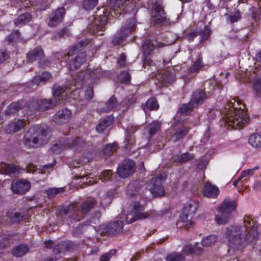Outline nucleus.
Instances as JSON below:
<instances>
[{
    "instance_id": "nucleus-27",
    "label": "nucleus",
    "mask_w": 261,
    "mask_h": 261,
    "mask_svg": "<svg viewBox=\"0 0 261 261\" xmlns=\"http://www.w3.org/2000/svg\"><path fill=\"white\" fill-rule=\"evenodd\" d=\"M249 144L253 148H261V134L254 133L251 135L248 139Z\"/></svg>"
},
{
    "instance_id": "nucleus-12",
    "label": "nucleus",
    "mask_w": 261,
    "mask_h": 261,
    "mask_svg": "<svg viewBox=\"0 0 261 261\" xmlns=\"http://www.w3.org/2000/svg\"><path fill=\"white\" fill-rule=\"evenodd\" d=\"M12 191L15 194H23L31 188V183L26 180H14L11 186Z\"/></svg>"
},
{
    "instance_id": "nucleus-35",
    "label": "nucleus",
    "mask_w": 261,
    "mask_h": 261,
    "mask_svg": "<svg viewBox=\"0 0 261 261\" xmlns=\"http://www.w3.org/2000/svg\"><path fill=\"white\" fill-rule=\"evenodd\" d=\"M10 221L12 223H19L21 221L27 219L26 215L20 213H11L9 215Z\"/></svg>"
},
{
    "instance_id": "nucleus-47",
    "label": "nucleus",
    "mask_w": 261,
    "mask_h": 261,
    "mask_svg": "<svg viewBox=\"0 0 261 261\" xmlns=\"http://www.w3.org/2000/svg\"><path fill=\"white\" fill-rule=\"evenodd\" d=\"M117 148V144L113 143L106 145L103 150V152L105 155L110 156L116 150Z\"/></svg>"
},
{
    "instance_id": "nucleus-45",
    "label": "nucleus",
    "mask_w": 261,
    "mask_h": 261,
    "mask_svg": "<svg viewBox=\"0 0 261 261\" xmlns=\"http://www.w3.org/2000/svg\"><path fill=\"white\" fill-rule=\"evenodd\" d=\"M161 124L159 122L154 121L147 126V129L150 136L154 135L160 129Z\"/></svg>"
},
{
    "instance_id": "nucleus-61",
    "label": "nucleus",
    "mask_w": 261,
    "mask_h": 261,
    "mask_svg": "<svg viewBox=\"0 0 261 261\" xmlns=\"http://www.w3.org/2000/svg\"><path fill=\"white\" fill-rule=\"evenodd\" d=\"M126 56L124 53L120 55V59L118 61V64L120 67H123L126 64Z\"/></svg>"
},
{
    "instance_id": "nucleus-6",
    "label": "nucleus",
    "mask_w": 261,
    "mask_h": 261,
    "mask_svg": "<svg viewBox=\"0 0 261 261\" xmlns=\"http://www.w3.org/2000/svg\"><path fill=\"white\" fill-rule=\"evenodd\" d=\"M166 178V174H160L152 178L146 183V189L155 196H162L164 194V189L162 184Z\"/></svg>"
},
{
    "instance_id": "nucleus-28",
    "label": "nucleus",
    "mask_w": 261,
    "mask_h": 261,
    "mask_svg": "<svg viewBox=\"0 0 261 261\" xmlns=\"http://www.w3.org/2000/svg\"><path fill=\"white\" fill-rule=\"evenodd\" d=\"M182 252L185 253L199 255L202 253L203 249L200 247L196 246L195 245L190 244L185 246L182 249Z\"/></svg>"
},
{
    "instance_id": "nucleus-59",
    "label": "nucleus",
    "mask_w": 261,
    "mask_h": 261,
    "mask_svg": "<svg viewBox=\"0 0 261 261\" xmlns=\"http://www.w3.org/2000/svg\"><path fill=\"white\" fill-rule=\"evenodd\" d=\"M19 37V32L18 31L12 33L8 37V41L9 42H12L15 40L16 39Z\"/></svg>"
},
{
    "instance_id": "nucleus-10",
    "label": "nucleus",
    "mask_w": 261,
    "mask_h": 261,
    "mask_svg": "<svg viewBox=\"0 0 261 261\" xmlns=\"http://www.w3.org/2000/svg\"><path fill=\"white\" fill-rule=\"evenodd\" d=\"M72 117L71 111L67 108L59 110L54 116V122L58 125L68 123Z\"/></svg>"
},
{
    "instance_id": "nucleus-34",
    "label": "nucleus",
    "mask_w": 261,
    "mask_h": 261,
    "mask_svg": "<svg viewBox=\"0 0 261 261\" xmlns=\"http://www.w3.org/2000/svg\"><path fill=\"white\" fill-rule=\"evenodd\" d=\"M23 101L12 103L6 110L5 113L7 115H13L18 112L22 105Z\"/></svg>"
},
{
    "instance_id": "nucleus-3",
    "label": "nucleus",
    "mask_w": 261,
    "mask_h": 261,
    "mask_svg": "<svg viewBox=\"0 0 261 261\" xmlns=\"http://www.w3.org/2000/svg\"><path fill=\"white\" fill-rule=\"evenodd\" d=\"M126 0H109V6L112 10L110 13L108 11L102 10L103 14H101L94 18V20L92 23V26L95 28L94 29L97 31H102L105 25L106 24L108 16L111 15L113 16V13L115 15V17L118 18V15L120 16L122 12L124 10H121V8L123 7V5Z\"/></svg>"
},
{
    "instance_id": "nucleus-36",
    "label": "nucleus",
    "mask_w": 261,
    "mask_h": 261,
    "mask_svg": "<svg viewBox=\"0 0 261 261\" xmlns=\"http://www.w3.org/2000/svg\"><path fill=\"white\" fill-rule=\"evenodd\" d=\"M252 85L255 96L261 98V77L256 76L253 81Z\"/></svg>"
},
{
    "instance_id": "nucleus-38",
    "label": "nucleus",
    "mask_w": 261,
    "mask_h": 261,
    "mask_svg": "<svg viewBox=\"0 0 261 261\" xmlns=\"http://www.w3.org/2000/svg\"><path fill=\"white\" fill-rule=\"evenodd\" d=\"M118 103L116 98L114 96L111 97L106 103V107L103 108V112H109L118 106Z\"/></svg>"
},
{
    "instance_id": "nucleus-15",
    "label": "nucleus",
    "mask_w": 261,
    "mask_h": 261,
    "mask_svg": "<svg viewBox=\"0 0 261 261\" xmlns=\"http://www.w3.org/2000/svg\"><path fill=\"white\" fill-rule=\"evenodd\" d=\"M26 125L24 119H18L16 121L11 122L5 128V132L8 134L15 133L23 128Z\"/></svg>"
},
{
    "instance_id": "nucleus-14",
    "label": "nucleus",
    "mask_w": 261,
    "mask_h": 261,
    "mask_svg": "<svg viewBox=\"0 0 261 261\" xmlns=\"http://www.w3.org/2000/svg\"><path fill=\"white\" fill-rule=\"evenodd\" d=\"M65 13V9L61 7L53 12L50 15L48 22V25L55 27L61 23Z\"/></svg>"
},
{
    "instance_id": "nucleus-37",
    "label": "nucleus",
    "mask_w": 261,
    "mask_h": 261,
    "mask_svg": "<svg viewBox=\"0 0 261 261\" xmlns=\"http://www.w3.org/2000/svg\"><path fill=\"white\" fill-rule=\"evenodd\" d=\"M113 118L108 117L101 121L96 127V130L99 133L103 132L113 122Z\"/></svg>"
},
{
    "instance_id": "nucleus-23",
    "label": "nucleus",
    "mask_w": 261,
    "mask_h": 261,
    "mask_svg": "<svg viewBox=\"0 0 261 261\" xmlns=\"http://www.w3.org/2000/svg\"><path fill=\"white\" fill-rule=\"evenodd\" d=\"M19 172V169L16 166L4 163L0 164V173L2 174L11 175L18 174Z\"/></svg>"
},
{
    "instance_id": "nucleus-56",
    "label": "nucleus",
    "mask_w": 261,
    "mask_h": 261,
    "mask_svg": "<svg viewBox=\"0 0 261 261\" xmlns=\"http://www.w3.org/2000/svg\"><path fill=\"white\" fill-rule=\"evenodd\" d=\"M112 175V172L110 170H108L103 171L99 176V179L102 182H106L110 179Z\"/></svg>"
},
{
    "instance_id": "nucleus-8",
    "label": "nucleus",
    "mask_w": 261,
    "mask_h": 261,
    "mask_svg": "<svg viewBox=\"0 0 261 261\" xmlns=\"http://www.w3.org/2000/svg\"><path fill=\"white\" fill-rule=\"evenodd\" d=\"M136 20L134 17H132L129 21L126 22L121 29L119 34L116 35L112 40L114 45L120 44L128 34L134 31L135 29Z\"/></svg>"
},
{
    "instance_id": "nucleus-43",
    "label": "nucleus",
    "mask_w": 261,
    "mask_h": 261,
    "mask_svg": "<svg viewBox=\"0 0 261 261\" xmlns=\"http://www.w3.org/2000/svg\"><path fill=\"white\" fill-rule=\"evenodd\" d=\"M144 54L147 56L149 55L154 49V45L151 40H146L142 45Z\"/></svg>"
},
{
    "instance_id": "nucleus-1",
    "label": "nucleus",
    "mask_w": 261,
    "mask_h": 261,
    "mask_svg": "<svg viewBox=\"0 0 261 261\" xmlns=\"http://www.w3.org/2000/svg\"><path fill=\"white\" fill-rule=\"evenodd\" d=\"M224 235L230 248L240 250L256 240L258 232L255 221L250 216L245 215L240 222L226 227Z\"/></svg>"
},
{
    "instance_id": "nucleus-22",
    "label": "nucleus",
    "mask_w": 261,
    "mask_h": 261,
    "mask_svg": "<svg viewBox=\"0 0 261 261\" xmlns=\"http://www.w3.org/2000/svg\"><path fill=\"white\" fill-rule=\"evenodd\" d=\"M86 61V54L80 53L73 60H71L69 63L70 70H73L80 67Z\"/></svg>"
},
{
    "instance_id": "nucleus-5",
    "label": "nucleus",
    "mask_w": 261,
    "mask_h": 261,
    "mask_svg": "<svg viewBox=\"0 0 261 261\" xmlns=\"http://www.w3.org/2000/svg\"><path fill=\"white\" fill-rule=\"evenodd\" d=\"M84 144V141L80 138H76L72 141H69L66 138H64L53 145L51 150L55 153H59L62 150L68 148H77Z\"/></svg>"
},
{
    "instance_id": "nucleus-40",
    "label": "nucleus",
    "mask_w": 261,
    "mask_h": 261,
    "mask_svg": "<svg viewBox=\"0 0 261 261\" xmlns=\"http://www.w3.org/2000/svg\"><path fill=\"white\" fill-rule=\"evenodd\" d=\"M167 261H184L185 256L179 252H172L167 255Z\"/></svg>"
},
{
    "instance_id": "nucleus-2",
    "label": "nucleus",
    "mask_w": 261,
    "mask_h": 261,
    "mask_svg": "<svg viewBox=\"0 0 261 261\" xmlns=\"http://www.w3.org/2000/svg\"><path fill=\"white\" fill-rule=\"evenodd\" d=\"M49 138V132L43 130L38 125L30 127L24 134L23 144L29 148L39 147L45 144Z\"/></svg>"
},
{
    "instance_id": "nucleus-25",
    "label": "nucleus",
    "mask_w": 261,
    "mask_h": 261,
    "mask_svg": "<svg viewBox=\"0 0 261 261\" xmlns=\"http://www.w3.org/2000/svg\"><path fill=\"white\" fill-rule=\"evenodd\" d=\"M193 217L189 216L188 214L182 213L180 215V220L177 223V225L181 227L190 228L193 225V222L192 220Z\"/></svg>"
},
{
    "instance_id": "nucleus-52",
    "label": "nucleus",
    "mask_w": 261,
    "mask_h": 261,
    "mask_svg": "<svg viewBox=\"0 0 261 261\" xmlns=\"http://www.w3.org/2000/svg\"><path fill=\"white\" fill-rule=\"evenodd\" d=\"M166 17L164 14H153L151 20L155 23L162 24L166 20Z\"/></svg>"
},
{
    "instance_id": "nucleus-49",
    "label": "nucleus",
    "mask_w": 261,
    "mask_h": 261,
    "mask_svg": "<svg viewBox=\"0 0 261 261\" xmlns=\"http://www.w3.org/2000/svg\"><path fill=\"white\" fill-rule=\"evenodd\" d=\"M65 189L64 188H53L48 189L46 191L48 197L49 198H53L59 193H63L64 192Z\"/></svg>"
},
{
    "instance_id": "nucleus-50",
    "label": "nucleus",
    "mask_w": 261,
    "mask_h": 261,
    "mask_svg": "<svg viewBox=\"0 0 261 261\" xmlns=\"http://www.w3.org/2000/svg\"><path fill=\"white\" fill-rule=\"evenodd\" d=\"M98 0H84L83 7L86 10L93 9L98 3Z\"/></svg>"
},
{
    "instance_id": "nucleus-19",
    "label": "nucleus",
    "mask_w": 261,
    "mask_h": 261,
    "mask_svg": "<svg viewBox=\"0 0 261 261\" xmlns=\"http://www.w3.org/2000/svg\"><path fill=\"white\" fill-rule=\"evenodd\" d=\"M219 193V189L209 182H206L203 187V194L208 198H215Z\"/></svg>"
},
{
    "instance_id": "nucleus-4",
    "label": "nucleus",
    "mask_w": 261,
    "mask_h": 261,
    "mask_svg": "<svg viewBox=\"0 0 261 261\" xmlns=\"http://www.w3.org/2000/svg\"><path fill=\"white\" fill-rule=\"evenodd\" d=\"M249 121L248 115L241 107L237 109L233 106L230 111L226 113V123L234 129L243 128Z\"/></svg>"
},
{
    "instance_id": "nucleus-62",
    "label": "nucleus",
    "mask_w": 261,
    "mask_h": 261,
    "mask_svg": "<svg viewBox=\"0 0 261 261\" xmlns=\"http://www.w3.org/2000/svg\"><path fill=\"white\" fill-rule=\"evenodd\" d=\"M8 58L7 53L5 51L0 50V64L4 63Z\"/></svg>"
},
{
    "instance_id": "nucleus-13",
    "label": "nucleus",
    "mask_w": 261,
    "mask_h": 261,
    "mask_svg": "<svg viewBox=\"0 0 261 261\" xmlns=\"http://www.w3.org/2000/svg\"><path fill=\"white\" fill-rule=\"evenodd\" d=\"M123 222L122 221H115L110 222L103 230V232L109 236L116 235L123 230Z\"/></svg>"
},
{
    "instance_id": "nucleus-58",
    "label": "nucleus",
    "mask_w": 261,
    "mask_h": 261,
    "mask_svg": "<svg viewBox=\"0 0 261 261\" xmlns=\"http://www.w3.org/2000/svg\"><path fill=\"white\" fill-rule=\"evenodd\" d=\"M93 88L91 87H89L85 91V98L88 100H90L93 98Z\"/></svg>"
},
{
    "instance_id": "nucleus-31",
    "label": "nucleus",
    "mask_w": 261,
    "mask_h": 261,
    "mask_svg": "<svg viewBox=\"0 0 261 261\" xmlns=\"http://www.w3.org/2000/svg\"><path fill=\"white\" fill-rule=\"evenodd\" d=\"M29 247L27 245L21 244L16 246L13 250V254L16 257H20L24 255L29 251Z\"/></svg>"
},
{
    "instance_id": "nucleus-21",
    "label": "nucleus",
    "mask_w": 261,
    "mask_h": 261,
    "mask_svg": "<svg viewBox=\"0 0 261 261\" xmlns=\"http://www.w3.org/2000/svg\"><path fill=\"white\" fill-rule=\"evenodd\" d=\"M39 111H44L50 109L54 108L57 105L60 103V100L58 101L57 99L54 100L53 99H42L39 100Z\"/></svg>"
},
{
    "instance_id": "nucleus-29",
    "label": "nucleus",
    "mask_w": 261,
    "mask_h": 261,
    "mask_svg": "<svg viewBox=\"0 0 261 261\" xmlns=\"http://www.w3.org/2000/svg\"><path fill=\"white\" fill-rule=\"evenodd\" d=\"M198 208V203L196 202L187 203L184 207L183 213L189 215L190 217H193Z\"/></svg>"
},
{
    "instance_id": "nucleus-17",
    "label": "nucleus",
    "mask_w": 261,
    "mask_h": 261,
    "mask_svg": "<svg viewBox=\"0 0 261 261\" xmlns=\"http://www.w3.org/2000/svg\"><path fill=\"white\" fill-rule=\"evenodd\" d=\"M39 107V100L33 99L26 102L23 106L22 109L27 115L32 116L36 114L38 111H40Z\"/></svg>"
},
{
    "instance_id": "nucleus-63",
    "label": "nucleus",
    "mask_w": 261,
    "mask_h": 261,
    "mask_svg": "<svg viewBox=\"0 0 261 261\" xmlns=\"http://www.w3.org/2000/svg\"><path fill=\"white\" fill-rule=\"evenodd\" d=\"M196 36L197 34L196 32H192L188 33L185 36V38L187 39L189 41H192L194 40V39L196 37Z\"/></svg>"
},
{
    "instance_id": "nucleus-57",
    "label": "nucleus",
    "mask_w": 261,
    "mask_h": 261,
    "mask_svg": "<svg viewBox=\"0 0 261 261\" xmlns=\"http://www.w3.org/2000/svg\"><path fill=\"white\" fill-rule=\"evenodd\" d=\"M253 174V170H250L249 169L243 171L239 177V179H244V180L242 181V182H243L245 181L247 178L251 176Z\"/></svg>"
},
{
    "instance_id": "nucleus-64",
    "label": "nucleus",
    "mask_w": 261,
    "mask_h": 261,
    "mask_svg": "<svg viewBox=\"0 0 261 261\" xmlns=\"http://www.w3.org/2000/svg\"><path fill=\"white\" fill-rule=\"evenodd\" d=\"M202 66V61L200 59L197 60L193 65V67H192L191 70H198Z\"/></svg>"
},
{
    "instance_id": "nucleus-20",
    "label": "nucleus",
    "mask_w": 261,
    "mask_h": 261,
    "mask_svg": "<svg viewBox=\"0 0 261 261\" xmlns=\"http://www.w3.org/2000/svg\"><path fill=\"white\" fill-rule=\"evenodd\" d=\"M68 88L66 86H58L53 90L54 100H60V103H62L68 94Z\"/></svg>"
},
{
    "instance_id": "nucleus-54",
    "label": "nucleus",
    "mask_w": 261,
    "mask_h": 261,
    "mask_svg": "<svg viewBox=\"0 0 261 261\" xmlns=\"http://www.w3.org/2000/svg\"><path fill=\"white\" fill-rule=\"evenodd\" d=\"M116 250L111 249L108 252L103 254L99 258L100 261H109L111 257L115 254Z\"/></svg>"
},
{
    "instance_id": "nucleus-24",
    "label": "nucleus",
    "mask_w": 261,
    "mask_h": 261,
    "mask_svg": "<svg viewBox=\"0 0 261 261\" xmlns=\"http://www.w3.org/2000/svg\"><path fill=\"white\" fill-rule=\"evenodd\" d=\"M205 98L206 95L205 92L202 90H198L193 93L192 98L190 101L192 103L194 104V106L196 108L199 105H201Z\"/></svg>"
},
{
    "instance_id": "nucleus-41",
    "label": "nucleus",
    "mask_w": 261,
    "mask_h": 261,
    "mask_svg": "<svg viewBox=\"0 0 261 261\" xmlns=\"http://www.w3.org/2000/svg\"><path fill=\"white\" fill-rule=\"evenodd\" d=\"M95 218H92V220L90 222H83L81 224L80 226L77 227L75 230V233H79L80 231L81 232V229L84 226L86 225H90V223L96 224L99 220V218L101 217V214L99 212H97L95 213Z\"/></svg>"
},
{
    "instance_id": "nucleus-39",
    "label": "nucleus",
    "mask_w": 261,
    "mask_h": 261,
    "mask_svg": "<svg viewBox=\"0 0 261 261\" xmlns=\"http://www.w3.org/2000/svg\"><path fill=\"white\" fill-rule=\"evenodd\" d=\"M188 132V129L186 127H182L178 129L172 136V139L174 141H177L182 138Z\"/></svg>"
},
{
    "instance_id": "nucleus-44",
    "label": "nucleus",
    "mask_w": 261,
    "mask_h": 261,
    "mask_svg": "<svg viewBox=\"0 0 261 261\" xmlns=\"http://www.w3.org/2000/svg\"><path fill=\"white\" fill-rule=\"evenodd\" d=\"M227 19L231 23H234L239 21L241 18V15L239 10H236L230 14L226 15Z\"/></svg>"
},
{
    "instance_id": "nucleus-53",
    "label": "nucleus",
    "mask_w": 261,
    "mask_h": 261,
    "mask_svg": "<svg viewBox=\"0 0 261 261\" xmlns=\"http://www.w3.org/2000/svg\"><path fill=\"white\" fill-rule=\"evenodd\" d=\"M241 101L238 99L233 98V99H232V100H231L230 103L228 105V107L227 108H225V109H226V110L225 112V117H224V120L225 122H226V113L230 111V109H231L232 108L233 106L234 108H237V109H238V107H239V106L240 107L241 106Z\"/></svg>"
},
{
    "instance_id": "nucleus-48",
    "label": "nucleus",
    "mask_w": 261,
    "mask_h": 261,
    "mask_svg": "<svg viewBox=\"0 0 261 261\" xmlns=\"http://www.w3.org/2000/svg\"><path fill=\"white\" fill-rule=\"evenodd\" d=\"M194 158L193 155L189 153H182L179 155L177 156V161L179 164H182L187 162Z\"/></svg>"
},
{
    "instance_id": "nucleus-16",
    "label": "nucleus",
    "mask_w": 261,
    "mask_h": 261,
    "mask_svg": "<svg viewBox=\"0 0 261 261\" xmlns=\"http://www.w3.org/2000/svg\"><path fill=\"white\" fill-rule=\"evenodd\" d=\"M45 56L44 51L41 46H37L29 51L27 56V60L30 62L41 60Z\"/></svg>"
},
{
    "instance_id": "nucleus-7",
    "label": "nucleus",
    "mask_w": 261,
    "mask_h": 261,
    "mask_svg": "<svg viewBox=\"0 0 261 261\" xmlns=\"http://www.w3.org/2000/svg\"><path fill=\"white\" fill-rule=\"evenodd\" d=\"M144 206L139 202L133 203V210L126 215L125 221L127 223H132L137 220L146 218L148 216V213L144 212Z\"/></svg>"
},
{
    "instance_id": "nucleus-9",
    "label": "nucleus",
    "mask_w": 261,
    "mask_h": 261,
    "mask_svg": "<svg viewBox=\"0 0 261 261\" xmlns=\"http://www.w3.org/2000/svg\"><path fill=\"white\" fill-rule=\"evenodd\" d=\"M135 170V163L132 160H125L117 168V173L120 177L126 178L132 174Z\"/></svg>"
},
{
    "instance_id": "nucleus-42",
    "label": "nucleus",
    "mask_w": 261,
    "mask_h": 261,
    "mask_svg": "<svg viewBox=\"0 0 261 261\" xmlns=\"http://www.w3.org/2000/svg\"><path fill=\"white\" fill-rule=\"evenodd\" d=\"M158 108L159 105L156 99L154 98H150L146 101L143 109L144 111L146 109L149 110H154L158 109Z\"/></svg>"
},
{
    "instance_id": "nucleus-46",
    "label": "nucleus",
    "mask_w": 261,
    "mask_h": 261,
    "mask_svg": "<svg viewBox=\"0 0 261 261\" xmlns=\"http://www.w3.org/2000/svg\"><path fill=\"white\" fill-rule=\"evenodd\" d=\"M196 108L194 104L192 103L191 101L186 104H184L179 109V112L183 115H188L192 111V109Z\"/></svg>"
},
{
    "instance_id": "nucleus-18",
    "label": "nucleus",
    "mask_w": 261,
    "mask_h": 261,
    "mask_svg": "<svg viewBox=\"0 0 261 261\" xmlns=\"http://www.w3.org/2000/svg\"><path fill=\"white\" fill-rule=\"evenodd\" d=\"M236 207L237 204L234 200L224 199L219 206L218 210L221 212L231 215V213L235 211Z\"/></svg>"
},
{
    "instance_id": "nucleus-55",
    "label": "nucleus",
    "mask_w": 261,
    "mask_h": 261,
    "mask_svg": "<svg viewBox=\"0 0 261 261\" xmlns=\"http://www.w3.org/2000/svg\"><path fill=\"white\" fill-rule=\"evenodd\" d=\"M86 44H87V43L86 42V41H81L79 43L76 44L75 46H74L71 49H70L68 51V52L67 53V56L68 57L72 56L74 54L76 50H80L81 47H82L83 46L86 45Z\"/></svg>"
},
{
    "instance_id": "nucleus-30",
    "label": "nucleus",
    "mask_w": 261,
    "mask_h": 261,
    "mask_svg": "<svg viewBox=\"0 0 261 261\" xmlns=\"http://www.w3.org/2000/svg\"><path fill=\"white\" fill-rule=\"evenodd\" d=\"M96 70L86 71H83L81 72L77 76L76 79L75 83L76 84L79 81L83 80H87L88 79H94L96 77Z\"/></svg>"
},
{
    "instance_id": "nucleus-32",
    "label": "nucleus",
    "mask_w": 261,
    "mask_h": 261,
    "mask_svg": "<svg viewBox=\"0 0 261 261\" xmlns=\"http://www.w3.org/2000/svg\"><path fill=\"white\" fill-rule=\"evenodd\" d=\"M217 241V236L210 234L204 237L201 241V245L205 247H211L215 244Z\"/></svg>"
},
{
    "instance_id": "nucleus-60",
    "label": "nucleus",
    "mask_w": 261,
    "mask_h": 261,
    "mask_svg": "<svg viewBox=\"0 0 261 261\" xmlns=\"http://www.w3.org/2000/svg\"><path fill=\"white\" fill-rule=\"evenodd\" d=\"M41 78V80L43 83L49 80L51 78V75L49 72H44L42 73L41 75H40Z\"/></svg>"
},
{
    "instance_id": "nucleus-26",
    "label": "nucleus",
    "mask_w": 261,
    "mask_h": 261,
    "mask_svg": "<svg viewBox=\"0 0 261 261\" xmlns=\"http://www.w3.org/2000/svg\"><path fill=\"white\" fill-rule=\"evenodd\" d=\"M230 218L231 215L221 212L218 210V214L215 216V221L218 225H225L229 222Z\"/></svg>"
},
{
    "instance_id": "nucleus-11",
    "label": "nucleus",
    "mask_w": 261,
    "mask_h": 261,
    "mask_svg": "<svg viewBox=\"0 0 261 261\" xmlns=\"http://www.w3.org/2000/svg\"><path fill=\"white\" fill-rule=\"evenodd\" d=\"M95 204V202L93 199L84 202L81 206V210L74 212L72 216V219L75 221H80L94 207Z\"/></svg>"
},
{
    "instance_id": "nucleus-51",
    "label": "nucleus",
    "mask_w": 261,
    "mask_h": 261,
    "mask_svg": "<svg viewBox=\"0 0 261 261\" xmlns=\"http://www.w3.org/2000/svg\"><path fill=\"white\" fill-rule=\"evenodd\" d=\"M119 79L121 83L127 84L130 81V75L127 71H124L120 73Z\"/></svg>"
},
{
    "instance_id": "nucleus-33",
    "label": "nucleus",
    "mask_w": 261,
    "mask_h": 261,
    "mask_svg": "<svg viewBox=\"0 0 261 261\" xmlns=\"http://www.w3.org/2000/svg\"><path fill=\"white\" fill-rule=\"evenodd\" d=\"M32 19V16L30 13H26L19 15L14 19V23L16 25H23L29 22Z\"/></svg>"
}]
</instances>
